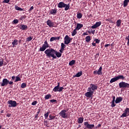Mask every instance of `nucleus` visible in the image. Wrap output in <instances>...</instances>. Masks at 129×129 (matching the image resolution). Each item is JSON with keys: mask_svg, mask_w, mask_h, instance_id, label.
<instances>
[{"mask_svg": "<svg viewBox=\"0 0 129 129\" xmlns=\"http://www.w3.org/2000/svg\"><path fill=\"white\" fill-rule=\"evenodd\" d=\"M92 44L93 46H96V44L95 43H93Z\"/></svg>", "mask_w": 129, "mask_h": 129, "instance_id": "obj_60", "label": "nucleus"}, {"mask_svg": "<svg viewBox=\"0 0 129 129\" xmlns=\"http://www.w3.org/2000/svg\"><path fill=\"white\" fill-rule=\"evenodd\" d=\"M33 39V38L31 37H28L27 38V41L29 42V41H31Z\"/></svg>", "mask_w": 129, "mask_h": 129, "instance_id": "obj_44", "label": "nucleus"}, {"mask_svg": "<svg viewBox=\"0 0 129 129\" xmlns=\"http://www.w3.org/2000/svg\"><path fill=\"white\" fill-rule=\"evenodd\" d=\"M98 87L96 84H90L87 91L94 93V92L98 89Z\"/></svg>", "mask_w": 129, "mask_h": 129, "instance_id": "obj_4", "label": "nucleus"}, {"mask_svg": "<svg viewBox=\"0 0 129 129\" xmlns=\"http://www.w3.org/2000/svg\"><path fill=\"white\" fill-rule=\"evenodd\" d=\"M37 101H33L31 105H33V106H35V105H36L37 104Z\"/></svg>", "mask_w": 129, "mask_h": 129, "instance_id": "obj_46", "label": "nucleus"}, {"mask_svg": "<svg viewBox=\"0 0 129 129\" xmlns=\"http://www.w3.org/2000/svg\"><path fill=\"white\" fill-rule=\"evenodd\" d=\"M119 87L120 88H129V84L127 83L121 82L119 83Z\"/></svg>", "mask_w": 129, "mask_h": 129, "instance_id": "obj_7", "label": "nucleus"}, {"mask_svg": "<svg viewBox=\"0 0 129 129\" xmlns=\"http://www.w3.org/2000/svg\"><path fill=\"white\" fill-rule=\"evenodd\" d=\"M72 40V38H71L68 35H66L64 38V44L68 45L71 43Z\"/></svg>", "mask_w": 129, "mask_h": 129, "instance_id": "obj_6", "label": "nucleus"}, {"mask_svg": "<svg viewBox=\"0 0 129 129\" xmlns=\"http://www.w3.org/2000/svg\"><path fill=\"white\" fill-rule=\"evenodd\" d=\"M8 104H9V107H15L17 105V103L15 101L9 100L7 102Z\"/></svg>", "mask_w": 129, "mask_h": 129, "instance_id": "obj_5", "label": "nucleus"}, {"mask_svg": "<svg viewBox=\"0 0 129 129\" xmlns=\"http://www.w3.org/2000/svg\"><path fill=\"white\" fill-rule=\"evenodd\" d=\"M129 116V108H126L124 110V113L120 116V117H124Z\"/></svg>", "mask_w": 129, "mask_h": 129, "instance_id": "obj_10", "label": "nucleus"}, {"mask_svg": "<svg viewBox=\"0 0 129 129\" xmlns=\"http://www.w3.org/2000/svg\"><path fill=\"white\" fill-rule=\"evenodd\" d=\"M122 99L121 97H116L115 102L116 104H118L122 101Z\"/></svg>", "mask_w": 129, "mask_h": 129, "instance_id": "obj_20", "label": "nucleus"}, {"mask_svg": "<svg viewBox=\"0 0 129 129\" xmlns=\"http://www.w3.org/2000/svg\"><path fill=\"white\" fill-rule=\"evenodd\" d=\"M63 89H64L63 87H60L58 86H56L53 89V91L54 92H62Z\"/></svg>", "mask_w": 129, "mask_h": 129, "instance_id": "obj_9", "label": "nucleus"}, {"mask_svg": "<svg viewBox=\"0 0 129 129\" xmlns=\"http://www.w3.org/2000/svg\"><path fill=\"white\" fill-rule=\"evenodd\" d=\"M51 96H52L50 94L46 95V96H45V99L47 100V99H49L50 98H51Z\"/></svg>", "mask_w": 129, "mask_h": 129, "instance_id": "obj_39", "label": "nucleus"}, {"mask_svg": "<svg viewBox=\"0 0 129 129\" xmlns=\"http://www.w3.org/2000/svg\"><path fill=\"white\" fill-rule=\"evenodd\" d=\"M57 9L54 8V9H51L50 10V15H55L57 13Z\"/></svg>", "mask_w": 129, "mask_h": 129, "instance_id": "obj_17", "label": "nucleus"}, {"mask_svg": "<svg viewBox=\"0 0 129 129\" xmlns=\"http://www.w3.org/2000/svg\"><path fill=\"white\" fill-rule=\"evenodd\" d=\"M46 24L49 28H53L54 27V23L51 20H48L46 21Z\"/></svg>", "mask_w": 129, "mask_h": 129, "instance_id": "obj_13", "label": "nucleus"}, {"mask_svg": "<svg viewBox=\"0 0 129 129\" xmlns=\"http://www.w3.org/2000/svg\"><path fill=\"white\" fill-rule=\"evenodd\" d=\"M49 112H47L46 113L44 114V116L45 117V119H47L49 116Z\"/></svg>", "mask_w": 129, "mask_h": 129, "instance_id": "obj_41", "label": "nucleus"}, {"mask_svg": "<svg viewBox=\"0 0 129 129\" xmlns=\"http://www.w3.org/2000/svg\"><path fill=\"white\" fill-rule=\"evenodd\" d=\"M83 35H88V32H84Z\"/></svg>", "mask_w": 129, "mask_h": 129, "instance_id": "obj_56", "label": "nucleus"}, {"mask_svg": "<svg viewBox=\"0 0 129 129\" xmlns=\"http://www.w3.org/2000/svg\"><path fill=\"white\" fill-rule=\"evenodd\" d=\"M76 63V60H72L70 62H69V65L70 66H72L73 65L75 64Z\"/></svg>", "mask_w": 129, "mask_h": 129, "instance_id": "obj_31", "label": "nucleus"}, {"mask_svg": "<svg viewBox=\"0 0 129 129\" xmlns=\"http://www.w3.org/2000/svg\"><path fill=\"white\" fill-rule=\"evenodd\" d=\"M28 28L27 25H25V24H21L19 26V29L22 30H26Z\"/></svg>", "mask_w": 129, "mask_h": 129, "instance_id": "obj_16", "label": "nucleus"}, {"mask_svg": "<svg viewBox=\"0 0 129 129\" xmlns=\"http://www.w3.org/2000/svg\"><path fill=\"white\" fill-rule=\"evenodd\" d=\"M4 60L2 59V61H1V67H2L4 64Z\"/></svg>", "mask_w": 129, "mask_h": 129, "instance_id": "obj_52", "label": "nucleus"}, {"mask_svg": "<svg viewBox=\"0 0 129 129\" xmlns=\"http://www.w3.org/2000/svg\"><path fill=\"white\" fill-rule=\"evenodd\" d=\"M20 9V7H19V6H15V10L17 11H19Z\"/></svg>", "mask_w": 129, "mask_h": 129, "instance_id": "obj_50", "label": "nucleus"}, {"mask_svg": "<svg viewBox=\"0 0 129 129\" xmlns=\"http://www.w3.org/2000/svg\"><path fill=\"white\" fill-rule=\"evenodd\" d=\"M66 47V45H65L63 43H61V50H64Z\"/></svg>", "mask_w": 129, "mask_h": 129, "instance_id": "obj_36", "label": "nucleus"}, {"mask_svg": "<svg viewBox=\"0 0 129 129\" xmlns=\"http://www.w3.org/2000/svg\"><path fill=\"white\" fill-rule=\"evenodd\" d=\"M55 41V38H54V37H51V38H50V42H53V41Z\"/></svg>", "mask_w": 129, "mask_h": 129, "instance_id": "obj_49", "label": "nucleus"}, {"mask_svg": "<svg viewBox=\"0 0 129 129\" xmlns=\"http://www.w3.org/2000/svg\"><path fill=\"white\" fill-rule=\"evenodd\" d=\"M56 50L54 49H47L44 51V53L46 56L49 58L52 57L54 59H56V56L55 55Z\"/></svg>", "mask_w": 129, "mask_h": 129, "instance_id": "obj_1", "label": "nucleus"}, {"mask_svg": "<svg viewBox=\"0 0 129 129\" xmlns=\"http://www.w3.org/2000/svg\"><path fill=\"white\" fill-rule=\"evenodd\" d=\"M18 41L16 39H15L13 41V42L12 43V44L13 45V47H14L15 46H16L18 44Z\"/></svg>", "mask_w": 129, "mask_h": 129, "instance_id": "obj_22", "label": "nucleus"}, {"mask_svg": "<svg viewBox=\"0 0 129 129\" xmlns=\"http://www.w3.org/2000/svg\"><path fill=\"white\" fill-rule=\"evenodd\" d=\"M93 92L89 91L85 93V96L88 98H91L93 95Z\"/></svg>", "mask_w": 129, "mask_h": 129, "instance_id": "obj_15", "label": "nucleus"}, {"mask_svg": "<svg viewBox=\"0 0 129 129\" xmlns=\"http://www.w3.org/2000/svg\"><path fill=\"white\" fill-rule=\"evenodd\" d=\"M101 124H99L96 126V128H97V127H101Z\"/></svg>", "mask_w": 129, "mask_h": 129, "instance_id": "obj_58", "label": "nucleus"}, {"mask_svg": "<svg viewBox=\"0 0 129 129\" xmlns=\"http://www.w3.org/2000/svg\"><path fill=\"white\" fill-rule=\"evenodd\" d=\"M34 9L33 6H31L30 8V9L28 10V12L31 13V11Z\"/></svg>", "mask_w": 129, "mask_h": 129, "instance_id": "obj_43", "label": "nucleus"}, {"mask_svg": "<svg viewBox=\"0 0 129 129\" xmlns=\"http://www.w3.org/2000/svg\"><path fill=\"white\" fill-rule=\"evenodd\" d=\"M102 22L101 21H99L98 22H96L95 24H94V25H92L91 26L92 29H96L99 27H100L101 25Z\"/></svg>", "mask_w": 129, "mask_h": 129, "instance_id": "obj_14", "label": "nucleus"}, {"mask_svg": "<svg viewBox=\"0 0 129 129\" xmlns=\"http://www.w3.org/2000/svg\"><path fill=\"white\" fill-rule=\"evenodd\" d=\"M85 40L87 42H89L91 40V37L90 36H88L86 37Z\"/></svg>", "mask_w": 129, "mask_h": 129, "instance_id": "obj_32", "label": "nucleus"}, {"mask_svg": "<svg viewBox=\"0 0 129 129\" xmlns=\"http://www.w3.org/2000/svg\"><path fill=\"white\" fill-rule=\"evenodd\" d=\"M10 0H4L3 1V3L8 4L10 3Z\"/></svg>", "mask_w": 129, "mask_h": 129, "instance_id": "obj_45", "label": "nucleus"}, {"mask_svg": "<svg viewBox=\"0 0 129 129\" xmlns=\"http://www.w3.org/2000/svg\"><path fill=\"white\" fill-rule=\"evenodd\" d=\"M49 102L53 103L54 102H57V100H54V99H52V100H50L49 101Z\"/></svg>", "mask_w": 129, "mask_h": 129, "instance_id": "obj_48", "label": "nucleus"}, {"mask_svg": "<svg viewBox=\"0 0 129 129\" xmlns=\"http://www.w3.org/2000/svg\"><path fill=\"white\" fill-rule=\"evenodd\" d=\"M95 30H94L93 31H92V33L93 34H95Z\"/></svg>", "mask_w": 129, "mask_h": 129, "instance_id": "obj_63", "label": "nucleus"}, {"mask_svg": "<svg viewBox=\"0 0 129 129\" xmlns=\"http://www.w3.org/2000/svg\"><path fill=\"white\" fill-rule=\"evenodd\" d=\"M64 50H62V48H60V49L59 50V52L60 53L62 54V53H63V51H64Z\"/></svg>", "mask_w": 129, "mask_h": 129, "instance_id": "obj_54", "label": "nucleus"}, {"mask_svg": "<svg viewBox=\"0 0 129 129\" xmlns=\"http://www.w3.org/2000/svg\"><path fill=\"white\" fill-rule=\"evenodd\" d=\"M38 118V114H36L35 116V120H37V118Z\"/></svg>", "mask_w": 129, "mask_h": 129, "instance_id": "obj_53", "label": "nucleus"}, {"mask_svg": "<svg viewBox=\"0 0 129 129\" xmlns=\"http://www.w3.org/2000/svg\"><path fill=\"white\" fill-rule=\"evenodd\" d=\"M84 125L89 129H93L95 127L94 124H90L88 121L84 122Z\"/></svg>", "mask_w": 129, "mask_h": 129, "instance_id": "obj_12", "label": "nucleus"}, {"mask_svg": "<svg viewBox=\"0 0 129 129\" xmlns=\"http://www.w3.org/2000/svg\"><path fill=\"white\" fill-rule=\"evenodd\" d=\"M22 40L21 39L19 40V43L20 44L21 43Z\"/></svg>", "mask_w": 129, "mask_h": 129, "instance_id": "obj_64", "label": "nucleus"}, {"mask_svg": "<svg viewBox=\"0 0 129 129\" xmlns=\"http://www.w3.org/2000/svg\"><path fill=\"white\" fill-rule=\"evenodd\" d=\"M21 81V79L18 76L16 77V80L15 81V82H17L18 81Z\"/></svg>", "mask_w": 129, "mask_h": 129, "instance_id": "obj_37", "label": "nucleus"}, {"mask_svg": "<svg viewBox=\"0 0 129 129\" xmlns=\"http://www.w3.org/2000/svg\"><path fill=\"white\" fill-rule=\"evenodd\" d=\"M44 46L46 49L48 48L49 47V45L48 43V42L47 40H46L44 42V44L42 45Z\"/></svg>", "mask_w": 129, "mask_h": 129, "instance_id": "obj_21", "label": "nucleus"}, {"mask_svg": "<svg viewBox=\"0 0 129 129\" xmlns=\"http://www.w3.org/2000/svg\"><path fill=\"white\" fill-rule=\"evenodd\" d=\"M26 17L27 16H26V15H23L21 17H20L19 20L23 21V20L26 19Z\"/></svg>", "mask_w": 129, "mask_h": 129, "instance_id": "obj_40", "label": "nucleus"}, {"mask_svg": "<svg viewBox=\"0 0 129 129\" xmlns=\"http://www.w3.org/2000/svg\"><path fill=\"white\" fill-rule=\"evenodd\" d=\"M60 37H54V40H60Z\"/></svg>", "mask_w": 129, "mask_h": 129, "instance_id": "obj_51", "label": "nucleus"}, {"mask_svg": "<svg viewBox=\"0 0 129 129\" xmlns=\"http://www.w3.org/2000/svg\"><path fill=\"white\" fill-rule=\"evenodd\" d=\"M117 78V80L118 81V80H123V79H124V77H123V76L122 75H118V76L116 77Z\"/></svg>", "mask_w": 129, "mask_h": 129, "instance_id": "obj_26", "label": "nucleus"}, {"mask_svg": "<svg viewBox=\"0 0 129 129\" xmlns=\"http://www.w3.org/2000/svg\"><path fill=\"white\" fill-rule=\"evenodd\" d=\"M110 45V44H106V45H104V47H107L109 46Z\"/></svg>", "mask_w": 129, "mask_h": 129, "instance_id": "obj_57", "label": "nucleus"}, {"mask_svg": "<svg viewBox=\"0 0 129 129\" xmlns=\"http://www.w3.org/2000/svg\"><path fill=\"white\" fill-rule=\"evenodd\" d=\"M102 67H100L98 71L95 70L93 72V74L94 75H102L103 72H102Z\"/></svg>", "mask_w": 129, "mask_h": 129, "instance_id": "obj_11", "label": "nucleus"}, {"mask_svg": "<svg viewBox=\"0 0 129 129\" xmlns=\"http://www.w3.org/2000/svg\"><path fill=\"white\" fill-rule=\"evenodd\" d=\"M8 84L10 85H13V81H10L7 79H4L2 81V82L0 83L1 86L2 87L7 86Z\"/></svg>", "mask_w": 129, "mask_h": 129, "instance_id": "obj_2", "label": "nucleus"}, {"mask_svg": "<svg viewBox=\"0 0 129 129\" xmlns=\"http://www.w3.org/2000/svg\"><path fill=\"white\" fill-rule=\"evenodd\" d=\"M7 117H10V116H11V114H8L7 115Z\"/></svg>", "mask_w": 129, "mask_h": 129, "instance_id": "obj_62", "label": "nucleus"}, {"mask_svg": "<svg viewBox=\"0 0 129 129\" xmlns=\"http://www.w3.org/2000/svg\"><path fill=\"white\" fill-rule=\"evenodd\" d=\"M11 78H12V80H15L16 77H15V76H12V77H11Z\"/></svg>", "mask_w": 129, "mask_h": 129, "instance_id": "obj_55", "label": "nucleus"}, {"mask_svg": "<svg viewBox=\"0 0 129 129\" xmlns=\"http://www.w3.org/2000/svg\"><path fill=\"white\" fill-rule=\"evenodd\" d=\"M13 22V24H17L19 23V20L18 19H14Z\"/></svg>", "mask_w": 129, "mask_h": 129, "instance_id": "obj_42", "label": "nucleus"}, {"mask_svg": "<svg viewBox=\"0 0 129 129\" xmlns=\"http://www.w3.org/2000/svg\"><path fill=\"white\" fill-rule=\"evenodd\" d=\"M116 24L117 27L120 26V24H121V20H120V19H118V20H117Z\"/></svg>", "mask_w": 129, "mask_h": 129, "instance_id": "obj_28", "label": "nucleus"}, {"mask_svg": "<svg viewBox=\"0 0 129 129\" xmlns=\"http://www.w3.org/2000/svg\"><path fill=\"white\" fill-rule=\"evenodd\" d=\"M46 49V48L42 45V47L39 48V51H44Z\"/></svg>", "mask_w": 129, "mask_h": 129, "instance_id": "obj_34", "label": "nucleus"}, {"mask_svg": "<svg viewBox=\"0 0 129 129\" xmlns=\"http://www.w3.org/2000/svg\"><path fill=\"white\" fill-rule=\"evenodd\" d=\"M83 17V14L82 13H78L77 14V18L79 19H81Z\"/></svg>", "mask_w": 129, "mask_h": 129, "instance_id": "obj_35", "label": "nucleus"}, {"mask_svg": "<svg viewBox=\"0 0 129 129\" xmlns=\"http://www.w3.org/2000/svg\"><path fill=\"white\" fill-rule=\"evenodd\" d=\"M56 118V116H53L52 114H50L49 115V118H48V120H53L54 119V118Z\"/></svg>", "mask_w": 129, "mask_h": 129, "instance_id": "obj_29", "label": "nucleus"}, {"mask_svg": "<svg viewBox=\"0 0 129 129\" xmlns=\"http://www.w3.org/2000/svg\"><path fill=\"white\" fill-rule=\"evenodd\" d=\"M55 54L56 55V57L57 58L60 57L62 55V53H60V52H57L56 51H55Z\"/></svg>", "mask_w": 129, "mask_h": 129, "instance_id": "obj_25", "label": "nucleus"}, {"mask_svg": "<svg viewBox=\"0 0 129 129\" xmlns=\"http://www.w3.org/2000/svg\"><path fill=\"white\" fill-rule=\"evenodd\" d=\"M56 86L60 87V83H58L57 85Z\"/></svg>", "mask_w": 129, "mask_h": 129, "instance_id": "obj_61", "label": "nucleus"}, {"mask_svg": "<svg viewBox=\"0 0 129 129\" xmlns=\"http://www.w3.org/2000/svg\"><path fill=\"white\" fill-rule=\"evenodd\" d=\"M95 41L96 43H97V44H99L100 42V40L98 39H95Z\"/></svg>", "mask_w": 129, "mask_h": 129, "instance_id": "obj_47", "label": "nucleus"}, {"mask_svg": "<svg viewBox=\"0 0 129 129\" xmlns=\"http://www.w3.org/2000/svg\"><path fill=\"white\" fill-rule=\"evenodd\" d=\"M83 26H84L83 24H81V23H77V26L75 29L77 31H79L80 29L83 28Z\"/></svg>", "mask_w": 129, "mask_h": 129, "instance_id": "obj_18", "label": "nucleus"}, {"mask_svg": "<svg viewBox=\"0 0 129 129\" xmlns=\"http://www.w3.org/2000/svg\"><path fill=\"white\" fill-rule=\"evenodd\" d=\"M67 110H62L59 113V115L63 118H68V114H67Z\"/></svg>", "mask_w": 129, "mask_h": 129, "instance_id": "obj_8", "label": "nucleus"}, {"mask_svg": "<svg viewBox=\"0 0 129 129\" xmlns=\"http://www.w3.org/2000/svg\"><path fill=\"white\" fill-rule=\"evenodd\" d=\"M129 0H124L123 1V7L124 8H125L127 7V5H128Z\"/></svg>", "mask_w": 129, "mask_h": 129, "instance_id": "obj_24", "label": "nucleus"}, {"mask_svg": "<svg viewBox=\"0 0 129 129\" xmlns=\"http://www.w3.org/2000/svg\"><path fill=\"white\" fill-rule=\"evenodd\" d=\"M77 31H78V30L76 29V28H75L73 30V31H72V36H74L77 34Z\"/></svg>", "mask_w": 129, "mask_h": 129, "instance_id": "obj_30", "label": "nucleus"}, {"mask_svg": "<svg viewBox=\"0 0 129 129\" xmlns=\"http://www.w3.org/2000/svg\"><path fill=\"white\" fill-rule=\"evenodd\" d=\"M82 74H83L82 72L81 71L80 72L78 73L75 75V77H80L82 75Z\"/></svg>", "mask_w": 129, "mask_h": 129, "instance_id": "obj_33", "label": "nucleus"}, {"mask_svg": "<svg viewBox=\"0 0 129 129\" xmlns=\"http://www.w3.org/2000/svg\"><path fill=\"white\" fill-rule=\"evenodd\" d=\"M84 122V118L83 117H80L78 119V122L79 123H82Z\"/></svg>", "mask_w": 129, "mask_h": 129, "instance_id": "obj_27", "label": "nucleus"}, {"mask_svg": "<svg viewBox=\"0 0 129 129\" xmlns=\"http://www.w3.org/2000/svg\"><path fill=\"white\" fill-rule=\"evenodd\" d=\"M27 87V84L25 83H23L21 85V88L24 89Z\"/></svg>", "mask_w": 129, "mask_h": 129, "instance_id": "obj_38", "label": "nucleus"}, {"mask_svg": "<svg viewBox=\"0 0 129 129\" xmlns=\"http://www.w3.org/2000/svg\"><path fill=\"white\" fill-rule=\"evenodd\" d=\"M57 7L59 8H64V11H68L70 8V4H65L64 2H59L57 5Z\"/></svg>", "mask_w": 129, "mask_h": 129, "instance_id": "obj_3", "label": "nucleus"}, {"mask_svg": "<svg viewBox=\"0 0 129 129\" xmlns=\"http://www.w3.org/2000/svg\"><path fill=\"white\" fill-rule=\"evenodd\" d=\"M116 97L115 96H112V101L111 102V107H114L116 105L115 104Z\"/></svg>", "mask_w": 129, "mask_h": 129, "instance_id": "obj_19", "label": "nucleus"}, {"mask_svg": "<svg viewBox=\"0 0 129 129\" xmlns=\"http://www.w3.org/2000/svg\"><path fill=\"white\" fill-rule=\"evenodd\" d=\"M19 11H24V9H23V8H20V9H19Z\"/></svg>", "mask_w": 129, "mask_h": 129, "instance_id": "obj_59", "label": "nucleus"}, {"mask_svg": "<svg viewBox=\"0 0 129 129\" xmlns=\"http://www.w3.org/2000/svg\"><path fill=\"white\" fill-rule=\"evenodd\" d=\"M118 80H117V78L116 77L113 78H112L110 81V83H113L114 82H115L116 81H117Z\"/></svg>", "mask_w": 129, "mask_h": 129, "instance_id": "obj_23", "label": "nucleus"}]
</instances>
